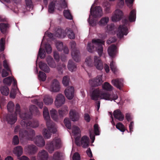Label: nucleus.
Returning <instances> with one entry per match:
<instances>
[{
    "label": "nucleus",
    "instance_id": "nucleus-1",
    "mask_svg": "<svg viewBox=\"0 0 160 160\" xmlns=\"http://www.w3.org/2000/svg\"><path fill=\"white\" fill-rule=\"evenodd\" d=\"M29 111L30 113H27L26 112L24 116H23V114L20 115V117L22 119L21 122V124L23 128L29 129L31 128H37L39 126L38 121H35L31 122L28 120L31 118V114L33 113L36 115L39 114L37 108L35 106L32 105L30 107Z\"/></svg>",
    "mask_w": 160,
    "mask_h": 160
},
{
    "label": "nucleus",
    "instance_id": "nucleus-2",
    "mask_svg": "<svg viewBox=\"0 0 160 160\" xmlns=\"http://www.w3.org/2000/svg\"><path fill=\"white\" fill-rule=\"evenodd\" d=\"M43 115L46 121V125L48 130L44 129L42 132V134L45 138L49 139L51 136V133H54L57 131L56 127L54 124L51 122L48 110L46 107H44Z\"/></svg>",
    "mask_w": 160,
    "mask_h": 160
},
{
    "label": "nucleus",
    "instance_id": "nucleus-3",
    "mask_svg": "<svg viewBox=\"0 0 160 160\" xmlns=\"http://www.w3.org/2000/svg\"><path fill=\"white\" fill-rule=\"evenodd\" d=\"M91 97L92 100L95 101L99 98L107 100L114 101L118 98L117 94L113 93L109 94L108 92L103 91V90L99 89L94 90L91 93Z\"/></svg>",
    "mask_w": 160,
    "mask_h": 160
},
{
    "label": "nucleus",
    "instance_id": "nucleus-4",
    "mask_svg": "<svg viewBox=\"0 0 160 160\" xmlns=\"http://www.w3.org/2000/svg\"><path fill=\"white\" fill-rule=\"evenodd\" d=\"M104 42L99 39H92V42H89L87 45V49L90 52H92L95 50L98 52L99 55L101 56L103 53V49L102 45Z\"/></svg>",
    "mask_w": 160,
    "mask_h": 160
},
{
    "label": "nucleus",
    "instance_id": "nucleus-5",
    "mask_svg": "<svg viewBox=\"0 0 160 160\" xmlns=\"http://www.w3.org/2000/svg\"><path fill=\"white\" fill-rule=\"evenodd\" d=\"M93 4L92 5L90 9V15H89V18L88 21L90 25L92 26H95L96 24V21L93 18L91 19V16L93 18L100 17L103 15V13L101 8L99 6L95 7L92 10V7Z\"/></svg>",
    "mask_w": 160,
    "mask_h": 160
},
{
    "label": "nucleus",
    "instance_id": "nucleus-6",
    "mask_svg": "<svg viewBox=\"0 0 160 160\" xmlns=\"http://www.w3.org/2000/svg\"><path fill=\"white\" fill-rule=\"evenodd\" d=\"M14 132L15 134L19 132L20 137L27 140H32L33 137L35 135V132L33 130L31 129L28 131L23 130L21 129L19 125H17L15 127Z\"/></svg>",
    "mask_w": 160,
    "mask_h": 160
},
{
    "label": "nucleus",
    "instance_id": "nucleus-7",
    "mask_svg": "<svg viewBox=\"0 0 160 160\" xmlns=\"http://www.w3.org/2000/svg\"><path fill=\"white\" fill-rule=\"evenodd\" d=\"M61 139L58 138H55L52 141L48 142L46 146V149L50 153H52L55 149L60 148L62 146Z\"/></svg>",
    "mask_w": 160,
    "mask_h": 160
},
{
    "label": "nucleus",
    "instance_id": "nucleus-8",
    "mask_svg": "<svg viewBox=\"0 0 160 160\" xmlns=\"http://www.w3.org/2000/svg\"><path fill=\"white\" fill-rule=\"evenodd\" d=\"M122 24L120 25L118 28L116 34L119 38H122L124 35H126L128 33L127 26L129 24L128 21L126 19L122 21Z\"/></svg>",
    "mask_w": 160,
    "mask_h": 160
},
{
    "label": "nucleus",
    "instance_id": "nucleus-9",
    "mask_svg": "<svg viewBox=\"0 0 160 160\" xmlns=\"http://www.w3.org/2000/svg\"><path fill=\"white\" fill-rule=\"evenodd\" d=\"M25 113L20 112V107L18 104H17L15 107V113L13 114H8L6 117V120L8 123L10 124H14L17 120V114H18L20 116V114H23V116L25 115Z\"/></svg>",
    "mask_w": 160,
    "mask_h": 160
},
{
    "label": "nucleus",
    "instance_id": "nucleus-10",
    "mask_svg": "<svg viewBox=\"0 0 160 160\" xmlns=\"http://www.w3.org/2000/svg\"><path fill=\"white\" fill-rule=\"evenodd\" d=\"M70 45L72 50L71 55L72 58L77 62H79L81 60L80 54L79 50L76 48V42L72 41L70 42Z\"/></svg>",
    "mask_w": 160,
    "mask_h": 160
},
{
    "label": "nucleus",
    "instance_id": "nucleus-11",
    "mask_svg": "<svg viewBox=\"0 0 160 160\" xmlns=\"http://www.w3.org/2000/svg\"><path fill=\"white\" fill-rule=\"evenodd\" d=\"M60 1L62 2V4L60 3L59 4L57 3V2H52L48 6V12L50 13H52L53 12L55 6L57 7L56 4H57L58 5V7L57 9L59 10L60 9V8H65L67 7L66 3L65 2V0H60Z\"/></svg>",
    "mask_w": 160,
    "mask_h": 160
},
{
    "label": "nucleus",
    "instance_id": "nucleus-12",
    "mask_svg": "<svg viewBox=\"0 0 160 160\" xmlns=\"http://www.w3.org/2000/svg\"><path fill=\"white\" fill-rule=\"evenodd\" d=\"M72 133L74 135L75 142L77 146H80V143L79 142L80 138L81 136L80 130L79 128L76 126L72 127Z\"/></svg>",
    "mask_w": 160,
    "mask_h": 160
},
{
    "label": "nucleus",
    "instance_id": "nucleus-13",
    "mask_svg": "<svg viewBox=\"0 0 160 160\" xmlns=\"http://www.w3.org/2000/svg\"><path fill=\"white\" fill-rule=\"evenodd\" d=\"M24 150V151L28 154L33 155L37 152L38 148L34 145H28L25 147Z\"/></svg>",
    "mask_w": 160,
    "mask_h": 160
},
{
    "label": "nucleus",
    "instance_id": "nucleus-14",
    "mask_svg": "<svg viewBox=\"0 0 160 160\" xmlns=\"http://www.w3.org/2000/svg\"><path fill=\"white\" fill-rule=\"evenodd\" d=\"M35 135L33 137L32 140H29L33 141L38 146L42 147L45 145V142L42 137L41 135L37 136L35 138H34Z\"/></svg>",
    "mask_w": 160,
    "mask_h": 160
},
{
    "label": "nucleus",
    "instance_id": "nucleus-15",
    "mask_svg": "<svg viewBox=\"0 0 160 160\" xmlns=\"http://www.w3.org/2000/svg\"><path fill=\"white\" fill-rule=\"evenodd\" d=\"M49 89L51 92H58L60 89V86L58 81L56 79L53 80L51 82Z\"/></svg>",
    "mask_w": 160,
    "mask_h": 160
},
{
    "label": "nucleus",
    "instance_id": "nucleus-16",
    "mask_svg": "<svg viewBox=\"0 0 160 160\" xmlns=\"http://www.w3.org/2000/svg\"><path fill=\"white\" fill-rule=\"evenodd\" d=\"M123 15V12L121 10L117 9L114 12L112 17V20L113 22L118 21L122 18Z\"/></svg>",
    "mask_w": 160,
    "mask_h": 160
},
{
    "label": "nucleus",
    "instance_id": "nucleus-17",
    "mask_svg": "<svg viewBox=\"0 0 160 160\" xmlns=\"http://www.w3.org/2000/svg\"><path fill=\"white\" fill-rule=\"evenodd\" d=\"M65 102V98L64 96L62 94H58L56 97L55 101L56 106L58 108L63 104Z\"/></svg>",
    "mask_w": 160,
    "mask_h": 160
},
{
    "label": "nucleus",
    "instance_id": "nucleus-18",
    "mask_svg": "<svg viewBox=\"0 0 160 160\" xmlns=\"http://www.w3.org/2000/svg\"><path fill=\"white\" fill-rule=\"evenodd\" d=\"M93 60L94 66L97 69L101 70L103 68V63L99 57L97 56H95L93 58Z\"/></svg>",
    "mask_w": 160,
    "mask_h": 160
},
{
    "label": "nucleus",
    "instance_id": "nucleus-19",
    "mask_svg": "<svg viewBox=\"0 0 160 160\" xmlns=\"http://www.w3.org/2000/svg\"><path fill=\"white\" fill-rule=\"evenodd\" d=\"M74 88L72 86L68 87L65 91V94L67 98L69 100L72 99L74 97Z\"/></svg>",
    "mask_w": 160,
    "mask_h": 160
},
{
    "label": "nucleus",
    "instance_id": "nucleus-20",
    "mask_svg": "<svg viewBox=\"0 0 160 160\" xmlns=\"http://www.w3.org/2000/svg\"><path fill=\"white\" fill-rule=\"evenodd\" d=\"M102 82V76H98L95 78L89 80V83L92 86L95 87L101 85Z\"/></svg>",
    "mask_w": 160,
    "mask_h": 160
},
{
    "label": "nucleus",
    "instance_id": "nucleus-21",
    "mask_svg": "<svg viewBox=\"0 0 160 160\" xmlns=\"http://www.w3.org/2000/svg\"><path fill=\"white\" fill-rule=\"evenodd\" d=\"M111 82L113 85L120 90L121 89L123 86V80L122 78L113 79Z\"/></svg>",
    "mask_w": 160,
    "mask_h": 160
},
{
    "label": "nucleus",
    "instance_id": "nucleus-22",
    "mask_svg": "<svg viewBox=\"0 0 160 160\" xmlns=\"http://www.w3.org/2000/svg\"><path fill=\"white\" fill-rule=\"evenodd\" d=\"M37 158L39 160H48V154L46 150H42L39 152Z\"/></svg>",
    "mask_w": 160,
    "mask_h": 160
},
{
    "label": "nucleus",
    "instance_id": "nucleus-23",
    "mask_svg": "<svg viewBox=\"0 0 160 160\" xmlns=\"http://www.w3.org/2000/svg\"><path fill=\"white\" fill-rule=\"evenodd\" d=\"M69 114L70 118L72 121H76L79 120L80 117L79 114L75 110H71Z\"/></svg>",
    "mask_w": 160,
    "mask_h": 160
},
{
    "label": "nucleus",
    "instance_id": "nucleus-24",
    "mask_svg": "<svg viewBox=\"0 0 160 160\" xmlns=\"http://www.w3.org/2000/svg\"><path fill=\"white\" fill-rule=\"evenodd\" d=\"M18 89L17 87V81L16 80H14L13 86L11 91L10 93V98H14L15 97L16 93Z\"/></svg>",
    "mask_w": 160,
    "mask_h": 160
},
{
    "label": "nucleus",
    "instance_id": "nucleus-25",
    "mask_svg": "<svg viewBox=\"0 0 160 160\" xmlns=\"http://www.w3.org/2000/svg\"><path fill=\"white\" fill-rule=\"evenodd\" d=\"M108 52L110 57L113 58L117 53V48L114 45H111L108 48Z\"/></svg>",
    "mask_w": 160,
    "mask_h": 160
},
{
    "label": "nucleus",
    "instance_id": "nucleus-26",
    "mask_svg": "<svg viewBox=\"0 0 160 160\" xmlns=\"http://www.w3.org/2000/svg\"><path fill=\"white\" fill-rule=\"evenodd\" d=\"M53 160H63L64 159V154L62 152L58 151L55 152L52 157Z\"/></svg>",
    "mask_w": 160,
    "mask_h": 160
},
{
    "label": "nucleus",
    "instance_id": "nucleus-27",
    "mask_svg": "<svg viewBox=\"0 0 160 160\" xmlns=\"http://www.w3.org/2000/svg\"><path fill=\"white\" fill-rule=\"evenodd\" d=\"M54 34L55 37L59 38H63L65 36V31H64L61 28H56Z\"/></svg>",
    "mask_w": 160,
    "mask_h": 160
},
{
    "label": "nucleus",
    "instance_id": "nucleus-28",
    "mask_svg": "<svg viewBox=\"0 0 160 160\" xmlns=\"http://www.w3.org/2000/svg\"><path fill=\"white\" fill-rule=\"evenodd\" d=\"M89 142V138L87 136H84L82 138L81 142L80 143L83 148H86L88 146Z\"/></svg>",
    "mask_w": 160,
    "mask_h": 160
},
{
    "label": "nucleus",
    "instance_id": "nucleus-29",
    "mask_svg": "<svg viewBox=\"0 0 160 160\" xmlns=\"http://www.w3.org/2000/svg\"><path fill=\"white\" fill-rule=\"evenodd\" d=\"M113 115L115 118L119 121H122L124 119V116L121 111L118 109L116 110L114 112Z\"/></svg>",
    "mask_w": 160,
    "mask_h": 160
},
{
    "label": "nucleus",
    "instance_id": "nucleus-30",
    "mask_svg": "<svg viewBox=\"0 0 160 160\" xmlns=\"http://www.w3.org/2000/svg\"><path fill=\"white\" fill-rule=\"evenodd\" d=\"M13 152L18 158L23 153V148L21 146H18L14 148Z\"/></svg>",
    "mask_w": 160,
    "mask_h": 160
},
{
    "label": "nucleus",
    "instance_id": "nucleus-31",
    "mask_svg": "<svg viewBox=\"0 0 160 160\" xmlns=\"http://www.w3.org/2000/svg\"><path fill=\"white\" fill-rule=\"evenodd\" d=\"M68 70L71 72L75 71L77 69L76 64L72 60L69 61L68 64Z\"/></svg>",
    "mask_w": 160,
    "mask_h": 160
},
{
    "label": "nucleus",
    "instance_id": "nucleus-32",
    "mask_svg": "<svg viewBox=\"0 0 160 160\" xmlns=\"http://www.w3.org/2000/svg\"><path fill=\"white\" fill-rule=\"evenodd\" d=\"M43 102L46 105H49L52 103L53 99L51 96L47 95L44 97Z\"/></svg>",
    "mask_w": 160,
    "mask_h": 160
},
{
    "label": "nucleus",
    "instance_id": "nucleus-33",
    "mask_svg": "<svg viewBox=\"0 0 160 160\" xmlns=\"http://www.w3.org/2000/svg\"><path fill=\"white\" fill-rule=\"evenodd\" d=\"M68 108L66 106H64L58 111L60 117H63L68 113Z\"/></svg>",
    "mask_w": 160,
    "mask_h": 160
},
{
    "label": "nucleus",
    "instance_id": "nucleus-34",
    "mask_svg": "<svg viewBox=\"0 0 160 160\" xmlns=\"http://www.w3.org/2000/svg\"><path fill=\"white\" fill-rule=\"evenodd\" d=\"M46 61L48 65L51 68H54L56 65L53 58L50 56H48L46 58Z\"/></svg>",
    "mask_w": 160,
    "mask_h": 160
},
{
    "label": "nucleus",
    "instance_id": "nucleus-35",
    "mask_svg": "<svg viewBox=\"0 0 160 160\" xmlns=\"http://www.w3.org/2000/svg\"><path fill=\"white\" fill-rule=\"evenodd\" d=\"M65 35H67L68 37L70 39L75 38V36L73 31L70 28H67L65 30Z\"/></svg>",
    "mask_w": 160,
    "mask_h": 160
},
{
    "label": "nucleus",
    "instance_id": "nucleus-36",
    "mask_svg": "<svg viewBox=\"0 0 160 160\" xmlns=\"http://www.w3.org/2000/svg\"><path fill=\"white\" fill-rule=\"evenodd\" d=\"M39 65L40 69L46 72H48L50 71V69L47 64L42 62L39 63Z\"/></svg>",
    "mask_w": 160,
    "mask_h": 160
},
{
    "label": "nucleus",
    "instance_id": "nucleus-37",
    "mask_svg": "<svg viewBox=\"0 0 160 160\" xmlns=\"http://www.w3.org/2000/svg\"><path fill=\"white\" fill-rule=\"evenodd\" d=\"M93 61L91 57L89 56L86 58L85 64L88 67H92L94 66Z\"/></svg>",
    "mask_w": 160,
    "mask_h": 160
},
{
    "label": "nucleus",
    "instance_id": "nucleus-38",
    "mask_svg": "<svg viewBox=\"0 0 160 160\" xmlns=\"http://www.w3.org/2000/svg\"><path fill=\"white\" fill-rule=\"evenodd\" d=\"M109 18L108 17L102 18L99 21L98 24L101 26H104L106 25L108 22Z\"/></svg>",
    "mask_w": 160,
    "mask_h": 160
},
{
    "label": "nucleus",
    "instance_id": "nucleus-39",
    "mask_svg": "<svg viewBox=\"0 0 160 160\" xmlns=\"http://www.w3.org/2000/svg\"><path fill=\"white\" fill-rule=\"evenodd\" d=\"M136 19V11L135 9H133L131 11L130 13L129 17V20L130 22L135 21Z\"/></svg>",
    "mask_w": 160,
    "mask_h": 160
},
{
    "label": "nucleus",
    "instance_id": "nucleus-40",
    "mask_svg": "<svg viewBox=\"0 0 160 160\" xmlns=\"http://www.w3.org/2000/svg\"><path fill=\"white\" fill-rule=\"evenodd\" d=\"M102 88L103 89L109 91L112 90L113 89V87L107 82H105L102 85Z\"/></svg>",
    "mask_w": 160,
    "mask_h": 160
},
{
    "label": "nucleus",
    "instance_id": "nucleus-41",
    "mask_svg": "<svg viewBox=\"0 0 160 160\" xmlns=\"http://www.w3.org/2000/svg\"><path fill=\"white\" fill-rule=\"evenodd\" d=\"M8 24L4 23L0 24V29L2 33L5 34L7 31V28L9 27Z\"/></svg>",
    "mask_w": 160,
    "mask_h": 160
},
{
    "label": "nucleus",
    "instance_id": "nucleus-42",
    "mask_svg": "<svg viewBox=\"0 0 160 160\" xmlns=\"http://www.w3.org/2000/svg\"><path fill=\"white\" fill-rule=\"evenodd\" d=\"M115 26L113 24H111L108 25L107 26V32L110 33L114 34L115 33Z\"/></svg>",
    "mask_w": 160,
    "mask_h": 160
},
{
    "label": "nucleus",
    "instance_id": "nucleus-43",
    "mask_svg": "<svg viewBox=\"0 0 160 160\" xmlns=\"http://www.w3.org/2000/svg\"><path fill=\"white\" fill-rule=\"evenodd\" d=\"M51 118L55 121H57L58 115L57 111L54 109H52L50 111Z\"/></svg>",
    "mask_w": 160,
    "mask_h": 160
},
{
    "label": "nucleus",
    "instance_id": "nucleus-44",
    "mask_svg": "<svg viewBox=\"0 0 160 160\" xmlns=\"http://www.w3.org/2000/svg\"><path fill=\"white\" fill-rule=\"evenodd\" d=\"M26 5V9L27 10H32L33 8V5L31 0H25Z\"/></svg>",
    "mask_w": 160,
    "mask_h": 160
},
{
    "label": "nucleus",
    "instance_id": "nucleus-45",
    "mask_svg": "<svg viewBox=\"0 0 160 160\" xmlns=\"http://www.w3.org/2000/svg\"><path fill=\"white\" fill-rule=\"evenodd\" d=\"M15 80L13 77H8L4 78L3 80V83L7 85L10 86L11 84V83L13 81V80Z\"/></svg>",
    "mask_w": 160,
    "mask_h": 160
},
{
    "label": "nucleus",
    "instance_id": "nucleus-46",
    "mask_svg": "<svg viewBox=\"0 0 160 160\" xmlns=\"http://www.w3.org/2000/svg\"><path fill=\"white\" fill-rule=\"evenodd\" d=\"M0 91L1 93L5 96L8 95L9 92L8 88L6 86L2 87L0 88Z\"/></svg>",
    "mask_w": 160,
    "mask_h": 160
},
{
    "label": "nucleus",
    "instance_id": "nucleus-47",
    "mask_svg": "<svg viewBox=\"0 0 160 160\" xmlns=\"http://www.w3.org/2000/svg\"><path fill=\"white\" fill-rule=\"evenodd\" d=\"M104 8V11L106 14H108L111 12L110 6L108 2H104L103 4Z\"/></svg>",
    "mask_w": 160,
    "mask_h": 160
},
{
    "label": "nucleus",
    "instance_id": "nucleus-48",
    "mask_svg": "<svg viewBox=\"0 0 160 160\" xmlns=\"http://www.w3.org/2000/svg\"><path fill=\"white\" fill-rule=\"evenodd\" d=\"M42 45H41V47L39 49L38 56L41 58H43L45 57V50L42 48Z\"/></svg>",
    "mask_w": 160,
    "mask_h": 160
},
{
    "label": "nucleus",
    "instance_id": "nucleus-49",
    "mask_svg": "<svg viewBox=\"0 0 160 160\" xmlns=\"http://www.w3.org/2000/svg\"><path fill=\"white\" fill-rule=\"evenodd\" d=\"M38 78L39 80L44 81L46 80L47 76L45 73L40 71L38 75Z\"/></svg>",
    "mask_w": 160,
    "mask_h": 160
},
{
    "label": "nucleus",
    "instance_id": "nucleus-50",
    "mask_svg": "<svg viewBox=\"0 0 160 160\" xmlns=\"http://www.w3.org/2000/svg\"><path fill=\"white\" fill-rule=\"evenodd\" d=\"M70 82V79L69 77L65 76L63 78L62 82L64 86H67L68 85Z\"/></svg>",
    "mask_w": 160,
    "mask_h": 160
},
{
    "label": "nucleus",
    "instance_id": "nucleus-51",
    "mask_svg": "<svg viewBox=\"0 0 160 160\" xmlns=\"http://www.w3.org/2000/svg\"><path fill=\"white\" fill-rule=\"evenodd\" d=\"M14 108V105L13 103L10 101L7 105V109L9 112H12Z\"/></svg>",
    "mask_w": 160,
    "mask_h": 160
},
{
    "label": "nucleus",
    "instance_id": "nucleus-52",
    "mask_svg": "<svg viewBox=\"0 0 160 160\" xmlns=\"http://www.w3.org/2000/svg\"><path fill=\"white\" fill-rule=\"evenodd\" d=\"M63 15L66 18L70 20L72 19V17L68 10H64Z\"/></svg>",
    "mask_w": 160,
    "mask_h": 160
},
{
    "label": "nucleus",
    "instance_id": "nucleus-53",
    "mask_svg": "<svg viewBox=\"0 0 160 160\" xmlns=\"http://www.w3.org/2000/svg\"><path fill=\"white\" fill-rule=\"evenodd\" d=\"M116 128L122 132H124L125 130L124 126L121 122H119L116 124Z\"/></svg>",
    "mask_w": 160,
    "mask_h": 160
},
{
    "label": "nucleus",
    "instance_id": "nucleus-54",
    "mask_svg": "<svg viewBox=\"0 0 160 160\" xmlns=\"http://www.w3.org/2000/svg\"><path fill=\"white\" fill-rule=\"evenodd\" d=\"M56 48L59 51H61L63 48V44L62 42L57 41L56 43Z\"/></svg>",
    "mask_w": 160,
    "mask_h": 160
},
{
    "label": "nucleus",
    "instance_id": "nucleus-55",
    "mask_svg": "<svg viewBox=\"0 0 160 160\" xmlns=\"http://www.w3.org/2000/svg\"><path fill=\"white\" fill-rule=\"evenodd\" d=\"M64 122L65 126L68 129H70L71 128V125L70 121L69 119L65 118L64 120Z\"/></svg>",
    "mask_w": 160,
    "mask_h": 160
},
{
    "label": "nucleus",
    "instance_id": "nucleus-56",
    "mask_svg": "<svg viewBox=\"0 0 160 160\" xmlns=\"http://www.w3.org/2000/svg\"><path fill=\"white\" fill-rule=\"evenodd\" d=\"M5 39L3 38H1L0 41V51H2L4 50Z\"/></svg>",
    "mask_w": 160,
    "mask_h": 160
},
{
    "label": "nucleus",
    "instance_id": "nucleus-57",
    "mask_svg": "<svg viewBox=\"0 0 160 160\" xmlns=\"http://www.w3.org/2000/svg\"><path fill=\"white\" fill-rule=\"evenodd\" d=\"M12 144L14 145H17L19 142V140L18 135H16L13 136L12 139Z\"/></svg>",
    "mask_w": 160,
    "mask_h": 160
},
{
    "label": "nucleus",
    "instance_id": "nucleus-58",
    "mask_svg": "<svg viewBox=\"0 0 160 160\" xmlns=\"http://www.w3.org/2000/svg\"><path fill=\"white\" fill-rule=\"evenodd\" d=\"M55 34H54V35L52 34V33L51 32H46L45 33L43 39L42 40V42H41V45L42 44V42L44 39L45 38V37L46 36H47L48 37L50 38H54V36Z\"/></svg>",
    "mask_w": 160,
    "mask_h": 160
},
{
    "label": "nucleus",
    "instance_id": "nucleus-59",
    "mask_svg": "<svg viewBox=\"0 0 160 160\" xmlns=\"http://www.w3.org/2000/svg\"><path fill=\"white\" fill-rule=\"evenodd\" d=\"M110 67L112 71L115 73L117 71V69L114 62L112 61L110 63Z\"/></svg>",
    "mask_w": 160,
    "mask_h": 160
},
{
    "label": "nucleus",
    "instance_id": "nucleus-60",
    "mask_svg": "<svg viewBox=\"0 0 160 160\" xmlns=\"http://www.w3.org/2000/svg\"><path fill=\"white\" fill-rule=\"evenodd\" d=\"M3 65L4 68L8 72H11L9 63L8 61L5 60L3 62Z\"/></svg>",
    "mask_w": 160,
    "mask_h": 160
},
{
    "label": "nucleus",
    "instance_id": "nucleus-61",
    "mask_svg": "<svg viewBox=\"0 0 160 160\" xmlns=\"http://www.w3.org/2000/svg\"><path fill=\"white\" fill-rule=\"evenodd\" d=\"M99 128L98 125L95 124L94 126V129L95 134L96 135H99L100 134V131L99 130Z\"/></svg>",
    "mask_w": 160,
    "mask_h": 160
},
{
    "label": "nucleus",
    "instance_id": "nucleus-62",
    "mask_svg": "<svg viewBox=\"0 0 160 160\" xmlns=\"http://www.w3.org/2000/svg\"><path fill=\"white\" fill-rule=\"evenodd\" d=\"M45 47L47 53H50L52 51V48L50 45L49 44H46Z\"/></svg>",
    "mask_w": 160,
    "mask_h": 160
},
{
    "label": "nucleus",
    "instance_id": "nucleus-63",
    "mask_svg": "<svg viewBox=\"0 0 160 160\" xmlns=\"http://www.w3.org/2000/svg\"><path fill=\"white\" fill-rule=\"evenodd\" d=\"M72 159L73 160H80L79 154L78 153H75L73 155Z\"/></svg>",
    "mask_w": 160,
    "mask_h": 160
},
{
    "label": "nucleus",
    "instance_id": "nucleus-64",
    "mask_svg": "<svg viewBox=\"0 0 160 160\" xmlns=\"http://www.w3.org/2000/svg\"><path fill=\"white\" fill-rule=\"evenodd\" d=\"M53 56L54 59L57 61L58 62L59 61L60 57L59 54L58 53V52L55 51L54 52Z\"/></svg>",
    "mask_w": 160,
    "mask_h": 160
}]
</instances>
